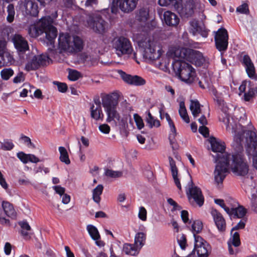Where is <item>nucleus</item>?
<instances>
[{"label":"nucleus","mask_w":257,"mask_h":257,"mask_svg":"<svg viewBox=\"0 0 257 257\" xmlns=\"http://www.w3.org/2000/svg\"><path fill=\"white\" fill-rule=\"evenodd\" d=\"M146 235L143 232H139L136 234L135 237V245L140 249L145 243Z\"/></svg>","instance_id":"obj_32"},{"label":"nucleus","mask_w":257,"mask_h":257,"mask_svg":"<svg viewBox=\"0 0 257 257\" xmlns=\"http://www.w3.org/2000/svg\"><path fill=\"white\" fill-rule=\"evenodd\" d=\"M88 26L95 32L103 34L105 32L106 23L100 17H89L87 20Z\"/></svg>","instance_id":"obj_13"},{"label":"nucleus","mask_w":257,"mask_h":257,"mask_svg":"<svg viewBox=\"0 0 257 257\" xmlns=\"http://www.w3.org/2000/svg\"><path fill=\"white\" fill-rule=\"evenodd\" d=\"M17 156L24 164H27L29 162V154L21 152L17 153Z\"/></svg>","instance_id":"obj_56"},{"label":"nucleus","mask_w":257,"mask_h":257,"mask_svg":"<svg viewBox=\"0 0 257 257\" xmlns=\"http://www.w3.org/2000/svg\"><path fill=\"white\" fill-rule=\"evenodd\" d=\"M187 194L190 203L194 204L195 203L200 207L203 205L204 199L199 188L192 185L189 187Z\"/></svg>","instance_id":"obj_12"},{"label":"nucleus","mask_w":257,"mask_h":257,"mask_svg":"<svg viewBox=\"0 0 257 257\" xmlns=\"http://www.w3.org/2000/svg\"><path fill=\"white\" fill-rule=\"evenodd\" d=\"M157 42L151 38H149L147 42L143 44L144 46V57L150 60L154 61L158 59L161 55L160 49L156 51V47Z\"/></svg>","instance_id":"obj_9"},{"label":"nucleus","mask_w":257,"mask_h":257,"mask_svg":"<svg viewBox=\"0 0 257 257\" xmlns=\"http://www.w3.org/2000/svg\"><path fill=\"white\" fill-rule=\"evenodd\" d=\"M228 242H229L231 244L235 247L239 246L240 244L239 233L237 232H235Z\"/></svg>","instance_id":"obj_45"},{"label":"nucleus","mask_w":257,"mask_h":257,"mask_svg":"<svg viewBox=\"0 0 257 257\" xmlns=\"http://www.w3.org/2000/svg\"><path fill=\"white\" fill-rule=\"evenodd\" d=\"M211 145L212 150L214 152L216 153L215 155H213L215 161H219L220 158L224 157L225 154H229L227 153L224 152L225 146L224 142L217 141L214 139L211 141Z\"/></svg>","instance_id":"obj_21"},{"label":"nucleus","mask_w":257,"mask_h":257,"mask_svg":"<svg viewBox=\"0 0 257 257\" xmlns=\"http://www.w3.org/2000/svg\"><path fill=\"white\" fill-rule=\"evenodd\" d=\"M103 189V186L99 184L92 191L93 199L94 202L99 203L100 201V196L101 195Z\"/></svg>","instance_id":"obj_34"},{"label":"nucleus","mask_w":257,"mask_h":257,"mask_svg":"<svg viewBox=\"0 0 257 257\" xmlns=\"http://www.w3.org/2000/svg\"><path fill=\"white\" fill-rule=\"evenodd\" d=\"M105 111L107 114V122H113L115 124L118 123L119 125H123V126L125 127V122L122 119L121 120L120 116L116 110V107Z\"/></svg>","instance_id":"obj_23"},{"label":"nucleus","mask_w":257,"mask_h":257,"mask_svg":"<svg viewBox=\"0 0 257 257\" xmlns=\"http://www.w3.org/2000/svg\"><path fill=\"white\" fill-rule=\"evenodd\" d=\"M242 63L245 67V70L248 77L251 79L256 80L257 74L255 73V67L248 55H245L243 56Z\"/></svg>","instance_id":"obj_22"},{"label":"nucleus","mask_w":257,"mask_h":257,"mask_svg":"<svg viewBox=\"0 0 257 257\" xmlns=\"http://www.w3.org/2000/svg\"><path fill=\"white\" fill-rule=\"evenodd\" d=\"M172 67L176 75L182 81L188 84L192 83L196 78V72L191 65L185 62H175Z\"/></svg>","instance_id":"obj_5"},{"label":"nucleus","mask_w":257,"mask_h":257,"mask_svg":"<svg viewBox=\"0 0 257 257\" xmlns=\"http://www.w3.org/2000/svg\"><path fill=\"white\" fill-rule=\"evenodd\" d=\"M57 16V12L55 11L52 14V18L50 16L42 17L35 25L29 27L28 29L29 35L31 37L35 38L45 33L46 39L51 45L53 44L54 40L57 35V30L53 26V24ZM52 47L54 48V45H52Z\"/></svg>","instance_id":"obj_2"},{"label":"nucleus","mask_w":257,"mask_h":257,"mask_svg":"<svg viewBox=\"0 0 257 257\" xmlns=\"http://www.w3.org/2000/svg\"><path fill=\"white\" fill-rule=\"evenodd\" d=\"M203 228L202 222L200 220L194 221L192 225V230L194 235L200 233Z\"/></svg>","instance_id":"obj_44"},{"label":"nucleus","mask_w":257,"mask_h":257,"mask_svg":"<svg viewBox=\"0 0 257 257\" xmlns=\"http://www.w3.org/2000/svg\"><path fill=\"white\" fill-rule=\"evenodd\" d=\"M147 212L145 207L141 206L139 208V212L138 214L139 218L142 221L147 220Z\"/></svg>","instance_id":"obj_54"},{"label":"nucleus","mask_w":257,"mask_h":257,"mask_svg":"<svg viewBox=\"0 0 257 257\" xmlns=\"http://www.w3.org/2000/svg\"><path fill=\"white\" fill-rule=\"evenodd\" d=\"M99 130L101 133L105 134H108L110 132V128L108 124H100L99 126Z\"/></svg>","instance_id":"obj_63"},{"label":"nucleus","mask_w":257,"mask_h":257,"mask_svg":"<svg viewBox=\"0 0 257 257\" xmlns=\"http://www.w3.org/2000/svg\"><path fill=\"white\" fill-rule=\"evenodd\" d=\"M156 65L158 66L160 69L164 71H167L169 70V61L168 58H165L162 60L161 62H159Z\"/></svg>","instance_id":"obj_47"},{"label":"nucleus","mask_w":257,"mask_h":257,"mask_svg":"<svg viewBox=\"0 0 257 257\" xmlns=\"http://www.w3.org/2000/svg\"><path fill=\"white\" fill-rule=\"evenodd\" d=\"M14 72L11 68H5L1 72V76L2 78L5 80H8L12 76Z\"/></svg>","instance_id":"obj_43"},{"label":"nucleus","mask_w":257,"mask_h":257,"mask_svg":"<svg viewBox=\"0 0 257 257\" xmlns=\"http://www.w3.org/2000/svg\"><path fill=\"white\" fill-rule=\"evenodd\" d=\"M246 221L245 220H241L240 221L234 226L231 230V233L232 234L233 231L237 230L238 229H243L245 225Z\"/></svg>","instance_id":"obj_61"},{"label":"nucleus","mask_w":257,"mask_h":257,"mask_svg":"<svg viewBox=\"0 0 257 257\" xmlns=\"http://www.w3.org/2000/svg\"><path fill=\"white\" fill-rule=\"evenodd\" d=\"M8 16L7 20L9 23H12L14 20L15 11L13 4H9L7 7Z\"/></svg>","instance_id":"obj_41"},{"label":"nucleus","mask_w":257,"mask_h":257,"mask_svg":"<svg viewBox=\"0 0 257 257\" xmlns=\"http://www.w3.org/2000/svg\"><path fill=\"white\" fill-rule=\"evenodd\" d=\"M179 113L181 117L185 122L189 123L190 122V119L187 112L186 109L179 110Z\"/></svg>","instance_id":"obj_62"},{"label":"nucleus","mask_w":257,"mask_h":257,"mask_svg":"<svg viewBox=\"0 0 257 257\" xmlns=\"http://www.w3.org/2000/svg\"><path fill=\"white\" fill-rule=\"evenodd\" d=\"M214 40L216 49L220 51L226 50L228 47V35L227 30L221 28L215 33Z\"/></svg>","instance_id":"obj_11"},{"label":"nucleus","mask_w":257,"mask_h":257,"mask_svg":"<svg viewBox=\"0 0 257 257\" xmlns=\"http://www.w3.org/2000/svg\"><path fill=\"white\" fill-rule=\"evenodd\" d=\"M182 2V0H159L158 4L161 6H167L172 4L176 9Z\"/></svg>","instance_id":"obj_38"},{"label":"nucleus","mask_w":257,"mask_h":257,"mask_svg":"<svg viewBox=\"0 0 257 257\" xmlns=\"http://www.w3.org/2000/svg\"><path fill=\"white\" fill-rule=\"evenodd\" d=\"M237 13L240 14L248 15L249 13L248 5L246 3H244L241 5L238 6L236 10Z\"/></svg>","instance_id":"obj_49"},{"label":"nucleus","mask_w":257,"mask_h":257,"mask_svg":"<svg viewBox=\"0 0 257 257\" xmlns=\"http://www.w3.org/2000/svg\"><path fill=\"white\" fill-rule=\"evenodd\" d=\"M120 93L114 92L102 97V104L105 110L116 107Z\"/></svg>","instance_id":"obj_15"},{"label":"nucleus","mask_w":257,"mask_h":257,"mask_svg":"<svg viewBox=\"0 0 257 257\" xmlns=\"http://www.w3.org/2000/svg\"><path fill=\"white\" fill-rule=\"evenodd\" d=\"M58 41L60 53H77L81 51L83 48V40L77 36H71L68 34H60Z\"/></svg>","instance_id":"obj_3"},{"label":"nucleus","mask_w":257,"mask_h":257,"mask_svg":"<svg viewBox=\"0 0 257 257\" xmlns=\"http://www.w3.org/2000/svg\"><path fill=\"white\" fill-rule=\"evenodd\" d=\"M87 230L92 237L95 240H97L100 238V235L97 229L92 225H88L87 226Z\"/></svg>","instance_id":"obj_37"},{"label":"nucleus","mask_w":257,"mask_h":257,"mask_svg":"<svg viewBox=\"0 0 257 257\" xmlns=\"http://www.w3.org/2000/svg\"><path fill=\"white\" fill-rule=\"evenodd\" d=\"M211 214L218 231L224 233L226 231V223L222 215L216 209H212Z\"/></svg>","instance_id":"obj_20"},{"label":"nucleus","mask_w":257,"mask_h":257,"mask_svg":"<svg viewBox=\"0 0 257 257\" xmlns=\"http://www.w3.org/2000/svg\"><path fill=\"white\" fill-rule=\"evenodd\" d=\"M2 205L5 213L8 216L12 219L16 218L17 212L12 204L8 201H3Z\"/></svg>","instance_id":"obj_28"},{"label":"nucleus","mask_w":257,"mask_h":257,"mask_svg":"<svg viewBox=\"0 0 257 257\" xmlns=\"http://www.w3.org/2000/svg\"><path fill=\"white\" fill-rule=\"evenodd\" d=\"M248 128L241 127V131L245 134V142L247 144L246 152L248 156L252 157L253 166L257 170V134L251 125H248Z\"/></svg>","instance_id":"obj_4"},{"label":"nucleus","mask_w":257,"mask_h":257,"mask_svg":"<svg viewBox=\"0 0 257 257\" xmlns=\"http://www.w3.org/2000/svg\"><path fill=\"white\" fill-rule=\"evenodd\" d=\"M189 32L193 35L200 34L203 37H207L208 31L203 27L199 25V23L195 20L191 21L189 23Z\"/></svg>","instance_id":"obj_24"},{"label":"nucleus","mask_w":257,"mask_h":257,"mask_svg":"<svg viewBox=\"0 0 257 257\" xmlns=\"http://www.w3.org/2000/svg\"><path fill=\"white\" fill-rule=\"evenodd\" d=\"M168 203L171 206H173L172 211L176 210H180L182 207L179 205L176 202H175L173 199L170 198L167 199Z\"/></svg>","instance_id":"obj_58"},{"label":"nucleus","mask_w":257,"mask_h":257,"mask_svg":"<svg viewBox=\"0 0 257 257\" xmlns=\"http://www.w3.org/2000/svg\"><path fill=\"white\" fill-rule=\"evenodd\" d=\"M118 73L122 79L125 83L130 85L141 86L146 84V80L139 76H133L130 74H126L122 70H118Z\"/></svg>","instance_id":"obj_18"},{"label":"nucleus","mask_w":257,"mask_h":257,"mask_svg":"<svg viewBox=\"0 0 257 257\" xmlns=\"http://www.w3.org/2000/svg\"><path fill=\"white\" fill-rule=\"evenodd\" d=\"M197 3V0H185L182 7L178 5V7L176 9L181 16L188 18L194 14Z\"/></svg>","instance_id":"obj_14"},{"label":"nucleus","mask_w":257,"mask_h":257,"mask_svg":"<svg viewBox=\"0 0 257 257\" xmlns=\"http://www.w3.org/2000/svg\"><path fill=\"white\" fill-rule=\"evenodd\" d=\"M194 236L195 238L194 249L207 244V242L201 236L196 234H194Z\"/></svg>","instance_id":"obj_50"},{"label":"nucleus","mask_w":257,"mask_h":257,"mask_svg":"<svg viewBox=\"0 0 257 257\" xmlns=\"http://www.w3.org/2000/svg\"><path fill=\"white\" fill-rule=\"evenodd\" d=\"M200 104L197 100H191L190 101V109L194 118L198 116L201 113Z\"/></svg>","instance_id":"obj_31"},{"label":"nucleus","mask_w":257,"mask_h":257,"mask_svg":"<svg viewBox=\"0 0 257 257\" xmlns=\"http://www.w3.org/2000/svg\"><path fill=\"white\" fill-rule=\"evenodd\" d=\"M112 47L115 49L118 56L124 55H130L133 52V47L130 40L123 36L117 37L113 39Z\"/></svg>","instance_id":"obj_6"},{"label":"nucleus","mask_w":257,"mask_h":257,"mask_svg":"<svg viewBox=\"0 0 257 257\" xmlns=\"http://www.w3.org/2000/svg\"><path fill=\"white\" fill-rule=\"evenodd\" d=\"M178 241L181 247L183 249H184L185 248L186 243V239L184 235L182 234L179 238L178 237Z\"/></svg>","instance_id":"obj_64"},{"label":"nucleus","mask_w":257,"mask_h":257,"mask_svg":"<svg viewBox=\"0 0 257 257\" xmlns=\"http://www.w3.org/2000/svg\"><path fill=\"white\" fill-rule=\"evenodd\" d=\"M134 117L138 128L139 130L143 128L144 126V123L141 117L138 114L136 113L134 114Z\"/></svg>","instance_id":"obj_53"},{"label":"nucleus","mask_w":257,"mask_h":257,"mask_svg":"<svg viewBox=\"0 0 257 257\" xmlns=\"http://www.w3.org/2000/svg\"><path fill=\"white\" fill-rule=\"evenodd\" d=\"M59 151L60 154V160L67 165L70 163V160L69 158L68 152L64 147H59Z\"/></svg>","instance_id":"obj_35"},{"label":"nucleus","mask_w":257,"mask_h":257,"mask_svg":"<svg viewBox=\"0 0 257 257\" xmlns=\"http://www.w3.org/2000/svg\"><path fill=\"white\" fill-rule=\"evenodd\" d=\"M24 11L28 16L36 17L38 13L37 3L32 0L26 1L24 4Z\"/></svg>","instance_id":"obj_25"},{"label":"nucleus","mask_w":257,"mask_h":257,"mask_svg":"<svg viewBox=\"0 0 257 257\" xmlns=\"http://www.w3.org/2000/svg\"><path fill=\"white\" fill-rule=\"evenodd\" d=\"M257 94V87L250 88L246 93H244V97L245 101H249Z\"/></svg>","instance_id":"obj_46"},{"label":"nucleus","mask_w":257,"mask_h":257,"mask_svg":"<svg viewBox=\"0 0 257 257\" xmlns=\"http://www.w3.org/2000/svg\"><path fill=\"white\" fill-rule=\"evenodd\" d=\"M138 1L139 0H112L111 12L116 14L119 8L124 13H131L137 8Z\"/></svg>","instance_id":"obj_7"},{"label":"nucleus","mask_w":257,"mask_h":257,"mask_svg":"<svg viewBox=\"0 0 257 257\" xmlns=\"http://www.w3.org/2000/svg\"><path fill=\"white\" fill-rule=\"evenodd\" d=\"M246 213V209L242 206H239L238 207L230 209V212L228 214L238 218H241L245 215Z\"/></svg>","instance_id":"obj_29"},{"label":"nucleus","mask_w":257,"mask_h":257,"mask_svg":"<svg viewBox=\"0 0 257 257\" xmlns=\"http://www.w3.org/2000/svg\"><path fill=\"white\" fill-rule=\"evenodd\" d=\"M138 20L140 22H145L149 17V11L146 8L141 9L137 15Z\"/></svg>","instance_id":"obj_39"},{"label":"nucleus","mask_w":257,"mask_h":257,"mask_svg":"<svg viewBox=\"0 0 257 257\" xmlns=\"http://www.w3.org/2000/svg\"><path fill=\"white\" fill-rule=\"evenodd\" d=\"M146 122L149 125V126L150 128H152L153 127H158L160 126V121L157 119H155L151 114L150 111L148 113V116L146 117Z\"/></svg>","instance_id":"obj_36"},{"label":"nucleus","mask_w":257,"mask_h":257,"mask_svg":"<svg viewBox=\"0 0 257 257\" xmlns=\"http://www.w3.org/2000/svg\"><path fill=\"white\" fill-rule=\"evenodd\" d=\"M14 147V145L12 141L4 140L1 143V148L5 151H10Z\"/></svg>","instance_id":"obj_48"},{"label":"nucleus","mask_w":257,"mask_h":257,"mask_svg":"<svg viewBox=\"0 0 257 257\" xmlns=\"http://www.w3.org/2000/svg\"><path fill=\"white\" fill-rule=\"evenodd\" d=\"M49 57L45 54L34 56L25 65V70L30 71L38 69L49 63Z\"/></svg>","instance_id":"obj_10"},{"label":"nucleus","mask_w":257,"mask_h":257,"mask_svg":"<svg viewBox=\"0 0 257 257\" xmlns=\"http://www.w3.org/2000/svg\"><path fill=\"white\" fill-rule=\"evenodd\" d=\"M207 244L203 245L202 246H200L198 248H196L194 249L193 252L196 251L198 254V257H207L208 255V251L207 248ZM194 254V253L193 252Z\"/></svg>","instance_id":"obj_40"},{"label":"nucleus","mask_w":257,"mask_h":257,"mask_svg":"<svg viewBox=\"0 0 257 257\" xmlns=\"http://www.w3.org/2000/svg\"><path fill=\"white\" fill-rule=\"evenodd\" d=\"M189 48L172 47L169 49L167 52L169 57L172 58L175 60V62H184L186 60Z\"/></svg>","instance_id":"obj_16"},{"label":"nucleus","mask_w":257,"mask_h":257,"mask_svg":"<svg viewBox=\"0 0 257 257\" xmlns=\"http://www.w3.org/2000/svg\"><path fill=\"white\" fill-rule=\"evenodd\" d=\"M225 157L220 158L219 161H215L217 163L214 171V181L219 186L222 184L223 180L228 173V166L225 159Z\"/></svg>","instance_id":"obj_8"},{"label":"nucleus","mask_w":257,"mask_h":257,"mask_svg":"<svg viewBox=\"0 0 257 257\" xmlns=\"http://www.w3.org/2000/svg\"><path fill=\"white\" fill-rule=\"evenodd\" d=\"M164 21L167 25L176 26L179 23V18L171 11H166L164 14Z\"/></svg>","instance_id":"obj_26"},{"label":"nucleus","mask_w":257,"mask_h":257,"mask_svg":"<svg viewBox=\"0 0 257 257\" xmlns=\"http://www.w3.org/2000/svg\"><path fill=\"white\" fill-rule=\"evenodd\" d=\"M106 176L111 178H117L122 176V173L120 171H114L111 170L107 169L105 171Z\"/></svg>","instance_id":"obj_52"},{"label":"nucleus","mask_w":257,"mask_h":257,"mask_svg":"<svg viewBox=\"0 0 257 257\" xmlns=\"http://www.w3.org/2000/svg\"><path fill=\"white\" fill-rule=\"evenodd\" d=\"M188 51L186 61L198 66H200L205 63L206 58L201 52L191 49H189Z\"/></svg>","instance_id":"obj_19"},{"label":"nucleus","mask_w":257,"mask_h":257,"mask_svg":"<svg viewBox=\"0 0 257 257\" xmlns=\"http://www.w3.org/2000/svg\"><path fill=\"white\" fill-rule=\"evenodd\" d=\"M251 202L252 209L253 211L257 212V192L252 194Z\"/></svg>","instance_id":"obj_57"},{"label":"nucleus","mask_w":257,"mask_h":257,"mask_svg":"<svg viewBox=\"0 0 257 257\" xmlns=\"http://www.w3.org/2000/svg\"><path fill=\"white\" fill-rule=\"evenodd\" d=\"M54 84L57 86L58 90L61 92H65L67 90V86L66 83L55 81Z\"/></svg>","instance_id":"obj_59"},{"label":"nucleus","mask_w":257,"mask_h":257,"mask_svg":"<svg viewBox=\"0 0 257 257\" xmlns=\"http://www.w3.org/2000/svg\"><path fill=\"white\" fill-rule=\"evenodd\" d=\"M81 77L82 75L79 71L76 70L69 69L68 76V78L69 80L74 81L77 80L79 78Z\"/></svg>","instance_id":"obj_42"},{"label":"nucleus","mask_w":257,"mask_h":257,"mask_svg":"<svg viewBox=\"0 0 257 257\" xmlns=\"http://www.w3.org/2000/svg\"><path fill=\"white\" fill-rule=\"evenodd\" d=\"M12 41L19 54H23L29 50L28 42L22 35L15 34L12 37Z\"/></svg>","instance_id":"obj_17"},{"label":"nucleus","mask_w":257,"mask_h":257,"mask_svg":"<svg viewBox=\"0 0 257 257\" xmlns=\"http://www.w3.org/2000/svg\"><path fill=\"white\" fill-rule=\"evenodd\" d=\"M214 202L216 204L219 205L221 207L223 208L227 214L229 213V212H230V208L226 206L223 199H216L214 200Z\"/></svg>","instance_id":"obj_60"},{"label":"nucleus","mask_w":257,"mask_h":257,"mask_svg":"<svg viewBox=\"0 0 257 257\" xmlns=\"http://www.w3.org/2000/svg\"><path fill=\"white\" fill-rule=\"evenodd\" d=\"M91 116L96 120L102 119L103 114L101 108H97L94 107V105L92 104L90 107Z\"/></svg>","instance_id":"obj_33"},{"label":"nucleus","mask_w":257,"mask_h":257,"mask_svg":"<svg viewBox=\"0 0 257 257\" xmlns=\"http://www.w3.org/2000/svg\"><path fill=\"white\" fill-rule=\"evenodd\" d=\"M140 249L134 244L125 243L123 246V251L127 254L137 255Z\"/></svg>","instance_id":"obj_30"},{"label":"nucleus","mask_w":257,"mask_h":257,"mask_svg":"<svg viewBox=\"0 0 257 257\" xmlns=\"http://www.w3.org/2000/svg\"><path fill=\"white\" fill-rule=\"evenodd\" d=\"M236 130L231 128V133H234L232 147L236 151L231 154H225V160L227 162L229 169L233 173L238 176H245L248 172V165L242 155L243 144L245 142V134L241 131V127L244 126L239 124L236 126ZM224 160V159H223Z\"/></svg>","instance_id":"obj_1"},{"label":"nucleus","mask_w":257,"mask_h":257,"mask_svg":"<svg viewBox=\"0 0 257 257\" xmlns=\"http://www.w3.org/2000/svg\"><path fill=\"white\" fill-rule=\"evenodd\" d=\"M20 139L22 140L24 143L29 148H35V146L34 144L31 142L30 138L27 136L22 135L20 138Z\"/></svg>","instance_id":"obj_55"},{"label":"nucleus","mask_w":257,"mask_h":257,"mask_svg":"<svg viewBox=\"0 0 257 257\" xmlns=\"http://www.w3.org/2000/svg\"><path fill=\"white\" fill-rule=\"evenodd\" d=\"M169 160L171 168V171L174 182L177 188L179 190H181V185L179 179L178 178V169L176 166L175 162L171 157H169Z\"/></svg>","instance_id":"obj_27"},{"label":"nucleus","mask_w":257,"mask_h":257,"mask_svg":"<svg viewBox=\"0 0 257 257\" xmlns=\"http://www.w3.org/2000/svg\"><path fill=\"white\" fill-rule=\"evenodd\" d=\"M176 134H174V133L171 134H170L169 137V139L170 140V145H171L173 151L177 150L179 148V146H178V144L176 143L175 139Z\"/></svg>","instance_id":"obj_51"}]
</instances>
